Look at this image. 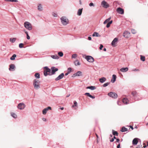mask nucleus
<instances>
[{"mask_svg": "<svg viewBox=\"0 0 148 148\" xmlns=\"http://www.w3.org/2000/svg\"><path fill=\"white\" fill-rule=\"evenodd\" d=\"M101 5L104 8H107L109 7L108 4L104 0L101 3Z\"/></svg>", "mask_w": 148, "mask_h": 148, "instance_id": "nucleus-10", "label": "nucleus"}, {"mask_svg": "<svg viewBox=\"0 0 148 148\" xmlns=\"http://www.w3.org/2000/svg\"><path fill=\"white\" fill-rule=\"evenodd\" d=\"M127 131V128H125L124 127H122L121 130V131L122 132H126Z\"/></svg>", "mask_w": 148, "mask_h": 148, "instance_id": "nucleus-25", "label": "nucleus"}, {"mask_svg": "<svg viewBox=\"0 0 148 148\" xmlns=\"http://www.w3.org/2000/svg\"><path fill=\"white\" fill-rule=\"evenodd\" d=\"M33 85L34 88L36 89H38L40 88L39 82L38 79H35L34 80Z\"/></svg>", "mask_w": 148, "mask_h": 148, "instance_id": "nucleus-1", "label": "nucleus"}, {"mask_svg": "<svg viewBox=\"0 0 148 148\" xmlns=\"http://www.w3.org/2000/svg\"><path fill=\"white\" fill-rule=\"evenodd\" d=\"M11 116L14 118H16L17 117V116L16 114L13 112L11 113Z\"/></svg>", "mask_w": 148, "mask_h": 148, "instance_id": "nucleus-30", "label": "nucleus"}, {"mask_svg": "<svg viewBox=\"0 0 148 148\" xmlns=\"http://www.w3.org/2000/svg\"><path fill=\"white\" fill-rule=\"evenodd\" d=\"M18 1L17 0H10V2H17Z\"/></svg>", "mask_w": 148, "mask_h": 148, "instance_id": "nucleus-48", "label": "nucleus"}, {"mask_svg": "<svg viewBox=\"0 0 148 148\" xmlns=\"http://www.w3.org/2000/svg\"><path fill=\"white\" fill-rule=\"evenodd\" d=\"M92 36L93 37H100L101 36L99 34L96 32H94L92 34Z\"/></svg>", "mask_w": 148, "mask_h": 148, "instance_id": "nucleus-22", "label": "nucleus"}, {"mask_svg": "<svg viewBox=\"0 0 148 148\" xmlns=\"http://www.w3.org/2000/svg\"><path fill=\"white\" fill-rule=\"evenodd\" d=\"M133 71H140V70L138 69H133L132 70Z\"/></svg>", "mask_w": 148, "mask_h": 148, "instance_id": "nucleus-46", "label": "nucleus"}, {"mask_svg": "<svg viewBox=\"0 0 148 148\" xmlns=\"http://www.w3.org/2000/svg\"><path fill=\"white\" fill-rule=\"evenodd\" d=\"M117 148H121L120 147V144L119 143V144L117 146Z\"/></svg>", "mask_w": 148, "mask_h": 148, "instance_id": "nucleus-52", "label": "nucleus"}, {"mask_svg": "<svg viewBox=\"0 0 148 148\" xmlns=\"http://www.w3.org/2000/svg\"><path fill=\"white\" fill-rule=\"evenodd\" d=\"M131 32L133 34H136V31L134 29H132Z\"/></svg>", "mask_w": 148, "mask_h": 148, "instance_id": "nucleus-42", "label": "nucleus"}, {"mask_svg": "<svg viewBox=\"0 0 148 148\" xmlns=\"http://www.w3.org/2000/svg\"><path fill=\"white\" fill-rule=\"evenodd\" d=\"M61 22L64 25H66L69 23V20L65 16H62L60 18Z\"/></svg>", "mask_w": 148, "mask_h": 148, "instance_id": "nucleus-2", "label": "nucleus"}, {"mask_svg": "<svg viewBox=\"0 0 148 148\" xmlns=\"http://www.w3.org/2000/svg\"><path fill=\"white\" fill-rule=\"evenodd\" d=\"M58 55L60 57H62L63 55V53L62 52H59L58 53Z\"/></svg>", "mask_w": 148, "mask_h": 148, "instance_id": "nucleus-38", "label": "nucleus"}, {"mask_svg": "<svg viewBox=\"0 0 148 148\" xmlns=\"http://www.w3.org/2000/svg\"><path fill=\"white\" fill-rule=\"evenodd\" d=\"M132 94L133 95L134 99L135 100H139V99L137 98V97L138 96V94L136 91H133L132 92Z\"/></svg>", "mask_w": 148, "mask_h": 148, "instance_id": "nucleus-9", "label": "nucleus"}, {"mask_svg": "<svg viewBox=\"0 0 148 148\" xmlns=\"http://www.w3.org/2000/svg\"><path fill=\"white\" fill-rule=\"evenodd\" d=\"M23 44L22 43H21L19 44V47L20 48H21L23 47Z\"/></svg>", "mask_w": 148, "mask_h": 148, "instance_id": "nucleus-41", "label": "nucleus"}, {"mask_svg": "<svg viewBox=\"0 0 148 148\" xmlns=\"http://www.w3.org/2000/svg\"><path fill=\"white\" fill-rule=\"evenodd\" d=\"M111 18V17H110L109 18L106 19L104 22L103 24H106L108 22L110 21V20Z\"/></svg>", "mask_w": 148, "mask_h": 148, "instance_id": "nucleus-32", "label": "nucleus"}, {"mask_svg": "<svg viewBox=\"0 0 148 148\" xmlns=\"http://www.w3.org/2000/svg\"><path fill=\"white\" fill-rule=\"evenodd\" d=\"M25 27L29 30H31L32 29V25L28 22L26 21L24 23Z\"/></svg>", "mask_w": 148, "mask_h": 148, "instance_id": "nucleus-3", "label": "nucleus"}, {"mask_svg": "<svg viewBox=\"0 0 148 148\" xmlns=\"http://www.w3.org/2000/svg\"><path fill=\"white\" fill-rule=\"evenodd\" d=\"M16 55L15 54H14L10 58V59L11 60H14L15 59V58L16 57Z\"/></svg>", "mask_w": 148, "mask_h": 148, "instance_id": "nucleus-31", "label": "nucleus"}, {"mask_svg": "<svg viewBox=\"0 0 148 148\" xmlns=\"http://www.w3.org/2000/svg\"><path fill=\"white\" fill-rule=\"evenodd\" d=\"M15 67L14 64H11L10 65L9 70L10 71H14L15 70Z\"/></svg>", "mask_w": 148, "mask_h": 148, "instance_id": "nucleus-15", "label": "nucleus"}, {"mask_svg": "<svg viewBox=\"0 0 148 148\" xmlns=\"http://www.w3.org/2000/svg\"><path fill=\"white\" fill-rule=\"evenodd\" d=\"M25 107V105L23 103H18L17 106V108L20 110L24 109Z\"/></svg>", "mask_w": 148, "mask_h": 148, "instance_id": "nucleus-6", "label": "nucleus"}, {"mask_svg": "<svg viewBox=\"0 0 148 148\" xmlns=\"http://www.w3.org/2000/svg\"><path fill=\"white\" fill-rule=\"evenodd\" d=\"M51 73H49V76L55 74V72L58 71V69L57 68H56L55 67L53 66L51 68Z\"/></svg>", "mask_w": 148, "mask_h": 148, "instance_id": "nucleus-5", "label": "nucleus"}, {"mask_svg": "<svg viewBox=\"0 0 148 148\" xmlns=\"http://www.w3.org/2000/svg\"><path fill=\"white\" fill-rule=\"evenodd\" d=\"M16 38H11L10 39V41L12 42H14L16 41Z\"/></svg>", "mask_w": 148, "mask_h": 148, "instance_id": "nucleus-33", "label": "nucleus"}, {"mask_svg": "<svg viewBox=\"0 0 148 148\" xmlns=\"http://www.w3.org/2000/svg\"><path fill=\"white\" fill-rule=\"evenodd\" d=\"M120 141V140L119 138H117L116 139V142H119Z\"/></svg>", "mask_w": 148, "mask_h": 148, "instance_id": "nucleus-59", "label": "nucleus"}, {"mask_svg": "<svg viewBox=\"0 0 148 148\" xmlns=\"http://www.w3.org/2000/svg\"><path fill=\"white\" fill-rule=\"evenodd\" d=\"M42 120L44 121H46V119L43 118L42 119Z\"/></svg>", "mask_w": 148, "mask_h": 148, "instance_id": "nucleus-63", "label": "nucleus"}, {"mask_svg": "<svg viewBox=\"0 0 148 148\" xmlns=\"http://www.w3.org/2000/svg\"><path fill=\"white\" fill-rule=\"evenodd\" d=\"M45 70L44 71V75L45 76L49 75V73H51V69H49L47 66H45L44 67Z\"/></svg>", "mask_w": 148, "mask_h": 148, "instance_id": "nucleus-4", "label": "nucleus"}, {"mask_svg": "<svg viewBox=\"0 0 148 148\" xmlns=\"http://www.w3.org/2000/svg\"><path fill=\"white\" fill-rule=\"evenodd\" d=\"M86 89H89L91 90H93L96 89V87L95 86H88L86 87Z\"/></svg>", "mask_w": 148, "mask_h": 148, "instance_id": "nucleus-24", "label": "nucleus"}, {"mask_svg": "<svg viewBox=\"0 0 148 148\" xmlns=\"http://www.w3.org/2000/svg\"><path fill=\"white\" fill-rule=\"evenodd\" d=\"M37 8L38 10L40 11H42L43 10L42 5L40 3L38 4Z\"/></svg>", "mask_w": 148, "mask_h": 148, "instance_id": "nucleus-16", "label": "nucleus"}, {"mask_svg": "<svg viewBox=\"0 0 148 148\" xmlns=\"http://www.w3.org/2000/svg\"><path fill=\"white\" fill-rule=\"evenodd\" d=\"M89 5L90 6H93L94 7L95 6V5H94V4L92 3H89Z\"/></svg>", "mask_w": 148, "mask_h": 148, "instance_id": "nucleus-47", "label": "nucleus"}, {"mask_svg": "<svg viewBox=\"0 0 148 148\" xmlns=\"http://www.w3.org/2000/svg\"><path fill=\"white\" fill-rule=\"evenodd\" d=\"M108 95L109 97L112 98L116 99L117 97V95L116 93L112 92H110L108 94Z\"/></svg>", "mask_w": 148, "mask_h": 148, "instance_id": "nucleus-7", "label": "nucleus"}, {"mask_svg": "<svg viewBox=\"0 0 148 148\" xmlns=\"http://www.w3.org/2000/svg\"><path fill=\"white\" fill-rule=\"evenodd\" d=\"M73 103L74 105L72 106V107H74L75 106H77V103L76 101H74Z\"/></svg>", "mask_w": 148, "mask_h": 148, "instance_id": "nucleus-37", "label": "nucleus"}, {"mask_svg": "<svg viewBox=\"0 0 148 148\" xmlns=\"http://www.w3.org/2000/svg\"><path fill=\"white\" fill-rule=\"evenodd\" d=\"M112 134L114 136H118V133L117 132L115 131L114 130H112Z\"/></svg>", "mask_w": 148, "mask_h": 148, "instance_id": "nucleus-28", "label": "nucleus"}, {"mask_svg": "<svg viewBox=\"0 0 148 148\" xmlns=\"http://www.w3.org/2000/svg\"><path fill=\"white\" fill-rule=\"evenodd\" d=\"M69 72L68 73V72H67V73H66L65 74V76H67V75H68L69 74Z\"/></svg>", "mask_w": 148, "mask_h": 148, "instance_id": "nucleus-62", "label": "nucleus"}, {"mask_svg": "<svg viewBox=\"0 0 148 148\" xmlns=\"http://www.w3.org/2000/svg\"><path fill=\"white\" fill-rule=\"evenodd\" d=\"M77 56V55L76 54H74L72 55V58H75Z\"/></svg>", "mask_w": 148, "mask_h": 148, "instance_id": "nucleus-40", "label": "nucleus"}, {"mask_svg": "<svg viewBox=\"0 0 148 148\" xmlns=\"http://www.w3.org/2000/svg\"><path fill=\"white\" fill-rule=\"evenodd\" d=\"M76 76H77V75H76V73L74 74L73 75V76H72V77H76Z\"/></svg>", "mask_w": 148, "mask_h": 148, "instance_id": "nucleus-53", "label": "nucleus"}, {"mask_svg": "<svg viewBox=\"0 0 148 148\" xmlns=\"http://www.w3.org/2000/svg\"><path fill=\"white\" fill-rule=\"evenodd\" d=\"M84 95H86L88 97H90V94L89 93H88V92H86V93H85V94H84Z\"/></svg>", "mask_w": 148, "mask_h": 148, "instance_id": "nucleus-43", "label": "nucleus"}, {"mask_svg": "<svg viewBox=\"0 0 148 148\" xmlns=\"http://www.w3.org/2000/svg\"><path fill=\"white\" fill-rule=\"evenodd\" d=\"M25 33L26 34V36L27 35H28V32H27L25 31Z\"/></svg>", "mask_w": 148, "mask_h": 148, "instance_id": "nucleus-64", "label": "nucleus"}, {"mask_svg": "<svg viewBox=\"0 0 148 148\" xmlns=\"http://www.w3.org/2000/svg\"><path fill=\"white\" fill-rule=\"evenodd\" d=\"M110 82L105 83L103 85V86L104 87H106L108 86L110 84Z\"/></svg>", "mask_w": 148, "mask_h": 148, "instance_id": "nucleus-39", "label": "nucleus"}, {"mask_svg": "<svg viewBox=\"0 0 148 148\" xmlns=\"http://www.w3.org/2000/svg\"><path fill=\"white\" fill-rule=\"evenodd\" d=\"M52 15L53 16L55 17H57V14L55 12H53L52 13Z\"/></svg>", "mask_w": 148, "mask_h": 148, "instance_id": "nucleus-44", "label": "nucleus"}, {"mask_svg": "<svg viewBox=\"0 0 148 148\" xmlns=\"http://www.w3.org/2000/svg\"><path fill=\"white\" fill-rule=\"evenodd\" d=\"M136 148H142L140 146L138 145Z\"/></svg>", "mask_w": 148, "mask_h": 148, "instance_id": "nucleus-60", "label": "nucleus"}, {"mask_svg": "<svg viewBox=\"0 0 148 148\" xmlns=\"http://www.w3.org/2000/svg\"><path fill=\"white\" fill-rule=\"evenodd\" d=\"M47 109V110H51V108L50 107H48L47 108H46Z\"/></svg>", "mask_w": 148, "mask_h": 148, "instance_id": "nucleus-55", "label": "nucleus"}, {"mask_svg": "<svg viewBox=\"0 0 148 148\" xmlns=\"http://www.w3.org/2000/svg\"><path fill=\"white\" fill-rule=\"evenodd\" d=\"M110 24L109 23H108L107 24L106 27L107 28H108L110 27Z\"/></svg>", "mask_w": 148, "mask_h": 148, "instance_id": "nucleus-50", "label": "nucleus"}, {"mask_svg": "<svg viewBox=\"0 0 148 148\" xmlns=\"http://www.w3.org/2000/svg\"><path fill=\"white\" fill-rule=\"evenodd\" d=\"M130 127L132 129V130H133V126L132 125H130Z\"/></svg>", "mask_w": 148, "mask_h": 148, "instance_id": "nucleus-61", "label": "nucleus"}, {"mask_svg": "<svg viewBox=\"0 0 148 148\" xmlns=\"http://www.w3.org/2000/svg\"><path fill=\"white\" fill-rule=\"evenodd\" d=\"M140 60L143 61H144L145 60V58L144 56H143L142 55H140Z\"/></svg>", "mask_w": 148, "mask_h": 148, "instance_id": "nucleus-35", "label": "nucleus"}, {"mask_svg": "<svg viewBox=\"0 0 148 148\" xmlns=\"http://www.w3.org/2000/svg\"><path fill=\"white\" fill-rule=\"evenodd\" d=\"M74 64L76 66L79 65H80V63L78 60L75 61L74 62Z\"/></svg>", "mask_w": 148, "mask_h": 148, "instance_id": "nucleus-36", "label": "nucleus"}, {"mask_svg": "<svg viewBox=\"0 0 148 148\" xmlns=\"http://www.w3.org/2000/svg\"><path fill=\"white\" fill-rule=\"evenodd\" d=\"M72 70V69L71 68H69L68 69V70H67V71H68L67 72H68V73L69 72V73H70L71 71Z\"/></svg>", "mask_w": 148, "mask_h": 148, "instance_id": "nucleus-45", "label": "nucleus"}, {"mask_svg": "<svg viewBox=\"0 0 148 148\" xmlns=\"http://www.w3.org/2000/svg\"><path fill=\"white\" fill-rule=\"evenodd\" d=\"M103 45H102V44H101L100 45V47H99V49L100 50H101L102 49V48H103Z\"/></svg>", "mask_w": 148, "mask_h": 148, "instance_id": "nucleus-49", "label": "nucleus"}, {"mask_svg": "<svg viewBox=\"0 0 148 148\" xmlns=\"http://www.w3.org/2000/svg\"><path fill=\"white\" fill-rule=\"evenodd\" d=\"M46 108L42 110V113L44 114H45L47 112V111L48 110H47Z\"/></svg>", "mask_w": 148, "mask_h": 148, "instance_id": "nucleus-34", "label": "nucleus"}, {"mask_svg": "<svg viewBox=\"0 0 148 148\" xmlns=\"http://www.w3.org/2000/svg\"><path fill=\"white\" fill-rule=\"evenodd\" d=\"M85 58L89 62H92L94 61L93 58L90 56H87Z\"/></svg>", "mask_w": 148, "mask_h": 148, "instance_id": "nucleus-8", "label": "nucleus"}, {"mask_svg": "<svg viewBox=\"0 0 148 148\" xmlns=\"http://www.w3.org/2000/svg\"><path fill=\"white\" fill-rule=\"evenodd\" d=\"M90 97L91 98L93 99H95V96H92L91 95L90 96Z\"/></svg>", "mask_w": 148, "mask_h": 148, "instance_id": "nucleus-54", "label": "nucleus"}, {"mask_svg": "<svg viewBox=\"0 0 148 148\" xmlns=\"http://www.w3.org/2000/svg\"><path fill=\"white\" fill-rule=\"evenodd\" d=\"M51 57L53 59H57L59 58V57L57 55H51Z\"/></svg>", "mask_w": 148, "mask_h": 148, "instance_id": "nucleus-27", "label": "nucleus"}, {"mask_svg": "<svg viewBox=\"0 0 148 148\" xmlns=\"http://www.w3.org/2000/svg\"><path fill=\"white\" fill-rule=\"evenodd\" d=\"M91 39H92L89 36V37H88V39L89 40H91Z\"/></svg>", "mask_w": 148, "mask_h": 148, "instance_id": "nucleus-56", "label": "nucleus"}, {"mask_svg": "<svg viewBox=\"0 0 148 148\" xmlns=\"http://www.w3.org/2000/svg\"><path fill=\"white\" fill-rule=\"evenodd\" d=\"M116 11L119 14H123L124 13V10L121 8H118L116 10Z\"/></svg>", "mask_w": 148, "mask_h": 148, "instance_id": "nucleus-11", "label": "nucleus"}, {"mask_svg": "<svg viewBox=\"0 0 148 148\" xmlns=\"http://www.w3.org/2000/svg\"><path fill=\"white\" fill-rule=\"evenodd\" d=\"M122 102L125 104H128V100L127 98H124L122 100Z\"/></svg>", "mask_w": 148, "mask_h": 148, "instance_id": "nucleus-21", "label": "nucleus"}, {"mask_svg": "<svg viewBox=\"0 0 148 148\" xmlns=\"http://www.w3.org/2000/svg\"><path fill=\"white\" fill-rule=\"evenodd\" d=\"M118 41V39L116 38H115L112 42L111 44L113 46H115Z\"/></svg>", "mask_w": 148, "mask_h": 148, "instance_id": "nucleus-13", "label": "nucleus"}, {"mask_svg": "<svg viewBox=\"0 0 148 148\" xmlns=\"http://www.w3.org/2000/svg\"><path fill=\"white\" fill-rule=\"evenodd\" d=\"M76 75L77 76H80L82 75V73L80 71H78L76 73Z\"/></svg>", "mask_w": 148, "mask_h": 148, "instance_id": "nucleus-26", "label": "nucleus"}, {"mask_svg": "<svg viewBox=\"0 0 148 148\" xmlns=\"http://www.w3.org/2000/svg\"><path fill=\"white\" fill-rule=\"evenodd\" d=\"M130 34V33L129 32L127 31H126L123 33V36L127 38L128 37Z\"/></svg>", "mask_w": 148, "mask_h": 148, "instance_id": "nucleus-14", "label": "nucleus"}, {"mask_svg": "<svg viewBox=\"0 0 148 148\" xmlns=\"http://www.w3.org/2000/svg\"><path fill=\"white\" fill-rule=\"evenodd\" d=\"M64 76V74L63 73H61L57 77L55 78V80L56 81H58L60 79H62Z\"/></svg>", "mask_w": 148, "mask_h": 148, "instance_id": "nucleus-12", "label": "nucleus"}, {"mask_svg": "<svg viewBox=\"0 0 148 148\" xmlns=\"http://www.w3.org/2000/svg\"><path fill=\"white\" fill-rule=\"evenodd\" d=\"M138 138H134L132 141V144L134 145H136L138 143Z\"/></svg>", "mask_w": 148, "mask_h": 148, "instance_id": "nucleus-17", "label": "nucleus"}, {"mask_svg": "<svg viewBox=\"0 0 148 148\" xmlns=\"http://www.w3.org/2000/svg\"><path fill=\"white\" fill-rule=\"evenodd\" d=\"M106 80V79L104 77H102V78H100L99 79V81L101 83H103L105 82Z\"/></svg>", "mask_w": 148, "mask_h": 148, "instance_id": "nucleus-18", "label": "nucleus"}, {"mask_svg": "<svg viewBox=\"0 0 148 148\" xmlns=\"http://www.w3.org/2000/svg\"><path fill=\"white\" fill-rule=\"evenodd\" d=\"M128 69L127 67L123 68L120 69V71L122 72H126L128 71Z\"/></svg>", "mask_w": 148, "mask_h": 148, "instance_id": "nucleus-19", "label": "nucleus"}, {"mask_svg": "<svg viewBox=\"0 0 148 148\" xmlns=\"http://www.w3.org/2000/svg\"><path fill=\"white\" fill-rule=\"evenodd\" d=\"M116 75L114 74L112 75V79H113V80L112 79L111 80L112 83H113L115 82L116 80Z\"/></svg>", "mask_w": 148, "mask_h": 148, "instance_id": "nucleus-23", "label": "nucleus"}, {"mask_svg": "<svg viewBox=\"0 0 148 148\" xmlns=\"http://www.w3.org/2000/svg\"><path fill=\"white\" fill-rule=\"evenodd\" d=\"M83 8L79 9L77 11V14L79 16H80L81 15L82 11Z\"/></svg>", "mask_w": 148, "mask_h": 148, "instance_id": "nucleus-20", "label": "nucleus"}, {"mask_svg": "<svg viewBox=\"0 0 148 148\" xmlns=\"http://www.w3.org/2000/svg\"><path fill=\"white\" fill-rule=\"evenodd\" d=\"M34 75L36 78L38 79L40 77V75L39 73H36Z\"/></svg>", "mask_w": 148, "mask_h": 148, "instance_id": "nucleus-29", "label": "nucleus"}, {"mask_svg": "<svg viewBox=\"0 0 148 148\" xmlns=\"http://www.w3.org/2000/svg\"><path fill=\"white\" fill-rule=\"evenodd\" d=\"M112 23V21L111 20L110 21V22H109L108 23H109L110 25Z\"/></svg>", "mask_w": 148, "mask_h": 148, "instance_id": "nucleus-58", "label": "nucleus"}, {"mask_svg": "<svg viewBox=\"0 0 148 148\" xmlns=\"http://www.w3.org/2000/svg\"><path fill=\"white\" fill-rule=\"evenodd\" d=\"M114 138H113L110 140V142H113L114 141Z\"/></svg>", "mask_w": 148, "mask_h": 148, "instance_id": "nucleus-57", "label": "nucleus"}, {"mask_svg": "<svg viewBox=\"0 0 148 148\" xmlns=\"http://www.w3.org/2000/svg\"><path fill=\"white\" fill-rule=\"evenodd\" d=\"M27 38L28 40H29L30 39V37L29 35H27Z\"/></svg>", "mask_w": 148, "mask_h": 148, "instance_id": "nucleus-51", "label": "nucleus"}]
</instances>
